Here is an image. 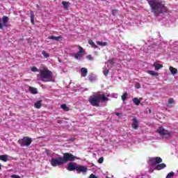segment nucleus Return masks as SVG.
<instances>
[{"label": "nucleus", "mask_w": 178, "mask_h": 178, "mask_svg": "<svg viewBox=\"0 0 178 178\" xmlns=\"http://www.w3.org/2000/svg\"><path fill=\"white\" fill-rule=\"evenodd\" d=\"M76 172L77 173H86V172H87V167L78 164L76 167Z\"/></svg>", "instance_id": "12"}, {"label": "nucleus", "mask_w": 178, "mask_h": 178, "mask_svg": "<svg viewBox=\"0 0 178 178\" xmlns=\"http://www.w3.org/2000/svg\"><path fill=\"white\" fill-rule=\"evenodd\" d=\"M156 132L159 133V134H160V136H161L162 137L163 136H167V137H170V131L165 129L163 127H160L158 128V129L156 130Z\"/></svg>", "instance_id": "8"}, {"label": "nucleus", "mask_w": 178, "mask_h": 178, "mask_svg": "<svg viewBox=\"0 0 178 178\" xmlns=\"http://www.w3.org/2000/svg\"><path fill=\"white\" fill-rule=\"evenodd\" d=\"M2 169V168H1V164H0V170Z\"/></svg>", "instance_id": "43"}, {"label": "nucleus", "mask_w": 178, "mask_h": 178, "mask_svg": "<svg viewBox=\"0 0 178 178\" xmlns=\"http://www.w3.org/2000/svg\"><path fill=\"white\" fill-rule=\"evenodd\" d=\"M149 113H152V111H151V109H149Z\"/></svg>", "instance_id": "42"}, {"label": "nucleus", "mask_w": 178, "mask_h": 178, "mask_svg": "<svg viewBox=\"0 0 178 178\" xmlns=\"http://www.w3.org/2000/svg\"><path fill=\"white\" fill-rule=\"evenodd\" d=\"M61 3L65 10H67L69 9V6H70V3L69 1H62Z\"/></svg>", "instance_id": "18"}, {"label": "nucleus", "mask_w": 178, "mask_h": 178, "mask_svg": "<svg viewBox=\"0 0 178 178\" xmlns=\"http://www.w3.org/2000/svg\"><path fill=\"white\" fill-rule=\"evenodd\" d=\"M32 72H39V74H37L38 81H43V83H48L52 81V72L47 68L43 70H38L37 67L33 66L31 68Z\"/></svg>", "instance_id": "2"}, {"label": "nucleus", "mask_w": 178, "mask_h": 178, "mask_svg": "<svg viewBox=\"0 0 178 178\" xmlns=\"http://www.w3.org/2000/svg\"><path fill=\"white\" fill-rule=\"evenodd\" d=\"M153 66L155 68V70H159L160 69H162V67H163V65L159 64L157 62L154 63Z\"/></svg>", "instance_id": "15"}, {"label": "nucleus", "mask_w": 178, "mask_h": 178, "mask_svg": "<svg viewBox=\"0 0 178 178\" xmlns=\"http://www.w3.org/2000/svg\"><path fill=\"white\" fill-rule=\"evenodd\" d=\"M60 108L65 111V112H69L70 111V108L67 107L66 104H62L60 106Z\"/></svg>", "instance_id": "24"}, {"label": "nucleus", "mask_w": 178, "mask_h": 178, "mask_svg": "<svg viewBox=\"0 0 178 178\" xmlns=\"http://www.w3.org/2000/svg\"><path fill=\"white\" fill-rule=\"evenodd\" d=\"M42 55H43L44 58H49V54L47 53L45 51H42Z\"/></svg>", "instance_id": "29"}, {"label": "nucleus", "mask_w": 178, "mask_h": 178, "mask_svg": "<svg viewBox=\"0 0 178 178\" xmlns=\"http://www.w3.org/2000/svg\"><path fill=\"white\" fill-rule=\"evenodd\" d=\"M133 123L131 124V127L132 129H134V130H137V129H138V120H137L136 118H134L132 119Z\"/></svg>", "instance_id": "13"}, {"label": "nucleus", "mask_w": 178, "mask_h": 178, "mask_svg": "<svg viewBox=\"0 0 178 178\" xmlns=\"http://www.w3.org/2000/svg\"><path fill=\"white\" fill-rule=\"evenodd\" d=\"M87 58L89 60H93L94 58H92V56L91 54H89L87 56Z\"/></svg>", "instance_id": "34"}, {"label": "nucleus", "mask_w": 178, "mask_h": 178, "mask_svg": "<svg viewBox=\"0 0 178 178\" xmlns=\"http://www.w3.org/2000/svg\"><path fill=\"white\" fill-rule=\"evenodd\" d=\"M11 177H12V178H22V177H20V176L17 175H13L11 176Z\"/></svg>", "instance_id": "38"}, {"label": "nucleus", "mask_w": 178, "mask_h": 178, "mask_svg": "<svg viewBox=\"0 0 178 178\" xmlns=\"http://www.w3.org/2000/svg\"><path fill=\"white\" fill-rule=\"evenodd\" d=\"M8 22H9V17L5 15L3 16L2 19H0V30H3V27H8Z\"/></svg>", "instance_id": "9"}, {"label": "nucleus", "mask_w": 178, "mask_h": 178, "mask_svg": "<svg viewBox=\"0 0 178 178\" xmlns=\"http://www.w3.org/2000/svg\"><path fill=\"white\" fill-rule=\"evenodd\" d=\"M149 168H149V173H153V172H154V170H155V169H153L152 167H150V166H149Z\"/></svg>", "instance_id": "37"}, {"label": "nucleus", "mask_w": 178, "mask_h": 178, "mask_svg": "<svg viewBox=\"0 0 178 178\" xmlns=\"http://www.w3.org/2000/svg\"><path fill=\"white\" fill-rule=\"evenodd\" d=\"M147 73L148 74H150V76H155L156 77L159 76V73L152 70H148Z\"/></svg>", "instance_id": "22"}, {"label": "nucleus", "mask_w": 178, "mask_h": 178, "mask_svg": "<svg viewBox=\"0 0 178 178\" xmlns=\"http://www.w3.org/2000/svg\"><path fill=\"white\" fill-rule=\"evenodd\" d=\"M174 175H175V172H171L167 175L165 178H172L173 177Z\"/></svg>", "instance_id": "30"}, {"label": "nucleus", "mask_w": 178, "mask_h": 178, "mask_svg": "<svg viewBox=\"0 0 178 178\" xmlns=\"http://www.w3.org/2000/svg\"><path fill=\"white\" fill-rule=\"evenodd\" d=\"M29 90L31 94L35 95L38 93L36 88L29 86Z\"/></svg>", "instance_id": "17"}, {"label": "nucleus", "mask_w": 178, "mask_h": 178, "mask_svg": "<svg viewBox=\"0 0 178 178\" xmlns=\"http://www.w3.org/2000/svg\"><path fill=\"white\" fill-rule=\"evenodd\" d=\"M33 142L31 138L25 136L23 138L18 140V143L20 145L21 147H29Z\"/></svg>", "instance_id": "6"}, {"label": "nucleus", "mask_w": 178, "mask_h": 178, "mask_svg": "<svg viewBox=\"0 0 178 178\" xmlns=\"http://www.w3.org/2000/svg\"><path fill=\"white\" fill-rule=\"evenodd\" d=\"M63 37L61 35L60 36H54V35H50L48 37V40H52L53 41H59V40H62Z\"/></svg>", "instance_id": "14"}, {"label": "nucleus", "mask_w": 178, "mask_h": 178, "mask_svg": "<svg viewBox=\"0 0 178 178\" xmlns=\"http://www.w3.org/2000/svg\"><path fill=\"white\" fill-rule=\"evenodd\" d=\"M147 1L151 8L152 13L154 16H159L168 12V8L165 6V2L161 0H147Z\"/></svg>", "instance_id": "1"}, {"label": "nucleus", "mask_w": 178, "mask_h": 178, "mask_svg": "<svg viewBox=\"0 0 178 178\" xmlns=\"http://www.w3.org/2000/svg\"><path fill=\"white\" fill-rule=\"evenodd\" d=\"M109 99L105 96L104 94L97 93L95 95H91L88 98V102L92 105V106H99V103L108 102Z\"/></svg>", "instance_id": "3"}, {"label": "nucleus", "mask_w": 178, "mask_h": 178, "mask_svg": "<svg viewBox=\"0 0 178 178\" xmlns=\"http://www.w3.org/2000/svg\"><path fill=\"white\" fill-rule=\"evenodd\" d=\"M96 43L100 47H106L107 43L106 42L97 41Z\"/></svg>", "instance_id": "25"}, {"label": "nucleus", "mask_w": 178, "mask_h": 178, "mask_svg": "<svg viewBox=\"0 0 178 178\" xmlns=\"http://www.w3.org/2000/svg\"><path fill=\"white\" fill-rule=\"evenodd\" d=\"M170 70L172 74H176V73H177V69H176L173 67H170Z\"/></svg>", "instance_id": "27"}, {"label": "nucleus", "mask_w": 178, "mask_h": 178, "mask_svg": "<svg viewBox=\"0 0 178 178\" xmlns=\"http://www.w3.org/2000/svg\"><path fill=\"white\" fill-rule=\"evenodd\" d=\"M30 15H31V22L32 24H34V13L33 11H31Z\"/></svg>", "instance_id": "28"}, {"label": "nucleus", "mask_w": 178, "mask_h": 178, "mask_svg": "<svg viewBox=\"0 0 178 178\" xmlns=\"http://www.w3.org/2000/svg\"><path fill=\"white\" fill-rule=\"evenodd\" d=\"M88 42L89 45H91L92 48H94L95 49H96V48H98V46L95 44V43L94 42V41H92V40H89Z\"/></svg>", "instance_id": "21"}, {"label": "nucleus", "mask_w": 178, "mask_h": 178, "mask_svg": "<svg viewBox=\"0 0 178 178\" xmlns=\"http://www.w3.org/2000/svg\"><path fill=\"white\" fill-rule=\"evenodd\" d=\"M88 79L90 81H94V75L93 74H90L88 76Z\"/></svg>", "instance_id": "32"}, {"label": "nucleus", "mask_w": 178, "mask_h": 178, "mask_svg": "<svg viewBox=\"0 0 178 178\" xmlns=\"http://www.w3.org/2000/svg\"><path fill=\"white\" fill-rule=\"evenodd\" d=\"M116 116H122V113H115Z\"/></svg>", "instance_id": "40"}, {"label": "nucleus", "mask_w": 178, "mask_h": 178, "mask_svg": "<svg viewBox=\"0 0 178 178\" xmlns=\"http://www.w3.org/2000/svg\"><path fill=\"white\" fill-rule=\"evenodd\" d=\"M78 164L76 163H70L67 166V170L70 172H73V170H76Z\"/></svg>", "instance_id": "11"}, {"label": "nucleus", "mask_w": 178, "mask_h": 178, "mask_svg": "<svg viewBox=\"0 0 178 178\" xmlns=\"http://www.w3.org/2000/svg\"><path fill=\"white\" fill-rule=\"evenodd\" d=\"M42 106V100H39L35 103V108L40 109Z\"/></svg>", "instance_id": "19"}, {"label": "nucleus", "mask_w": 178, "mask_h": 178, "mask_svg": "<svg viewBox=\"0 0 178 178\" xmlns=\"http://www.w3.org/2000/svg\"><path fill=\"white\" fill-rule=\"evenodd\" d=\"M109 63H110L111 65H113V60H110Z\"/></svg>", "instance_id": "41"}, {"label": "nucleus", "mask_w": 178, "mask_h": 178, "mask_svg": "<svg viewBox=\"0 0 178 178\" xmlns=\"http://www.w3.org/2000/svg\"><path fill=\"white\" fill-rule=\"evenodd\" d=\"M175 103V100L173 99V98H170L168 99V104H172Z\"/></svg>", "instance_id": "33"}, {"label": "nucleus", "mask_w": 178, "mask_h": 178, "mask_svg": "<svg viewBox=\"0 0 178 178\" xmlns=\"http://www.w3.org/2000/svg\"><path fill=\"white\" fill-rule=\"evenodd\" d=\"M132 102H134V104H135L136 105V106H138V105H140V104H141V100H140L137 97H134V99H132Z\"/></svg>", "instance_id": "20"}, {"label": "nucleus", "mask_w": 178, "mask_h": 178, "mask_svg": "<svg viewBox=\"0 0 178 178\" xmlns=\"http://www.w3.org/2000/svg\"><path fill=\"white\" fill-rule=\"evenodd\" d=\"M98 163H104V157H100L99 159Z\"/></svg>", "instance_id": "35"}, {"label": "nucleus", "mask_w": 178, "mask_h": 178, "mask_svg": "<svg viewBox=\"0 0 178 178\" xmlns=\"http://www.w3.org/2000/svg\"><path fill=\"white\" fill-rule=\"evenodd\" d=\"M135 87L136 88H141V85L138 83H136Z\"/></svg>", "instance_id": "36"}, {"label": "nucleus", "mask_w": 178, "mask_h": 178, "mask_svg": "<svg viewBox=\"0 0 178 178\" xmlns=\"http://www.w3.org/2000/svg\"><path fill=\"white\" fill-rule=\"evenodd\" d=\"M148 165L150 168L155 167V170H162L166 168V164L162 163V158L161 157H149L148 160Z\"/></svg>", "instance_id": "4"}, {"label": "nucleus", "mask_w": 178, "mask_h": 178, "mask_svg": "<svg viewBox=\"0 0 178 178\" xmlns=\"http://www.w3.org/2000/svg\"><path fill=\"white\" fill-rule=\"evenodd\" d=\"M50 163L51 166L56 167V166H62V165H65V163L63 162V159L62 156H59L57 158H52Z\"/></svg>", "instance_id": "5"}, {"label": "nucleus", "mask_w": 178, "mask_h": 178, "mask_svg": "<svg viewBox=\"0 0 178 178\" xmlns=\"http://www.w3.org/2000/svg\"><path fill=\"white\" fill-rule=\"evenodd\" d=\"M63 161L64 162V163H67V162H73V161H74L75 159H77V158L73 155L71 153H63Z\"/></svg>", "instance_id": "7"}, {"label": "nucleus", "mask_w": 178, "mask_h": 178, "mask_svg": "<svg viewBox=\"0 0 178 178\" xmlns=\"http://www.w3.org/2000/svg\"><path fill=\"white\" fill-rule=\"evenodd\" d=\"M89 178H98V177L95 176L94 174H91L89 177Z\"/></svg>", "instance_id": "39"}, {"label": "nucleus", "mask_w": 178, "mask_h": 178, "mask_svg": "<svg viewBox=\"0 0 178 178\" xmlns=\"http://www.w3.org/2000/svg\"><path fill=\"white\" fill-rule=\"evenodd\" d=\"M0 161H3V162H8V155H0Z\"/></svg>", "instance_id": "23"}, {"label": "nucleus", "mask_w": 178, "mask_h": 178, "mask_svg": "<svg viewBox=\"0 0 178 178\" xmlns=\"http://www.w3.org/2000/svg\"><path fill=\"white\" fill-rule=\"evenodd\" d=\"M81 73L82 77H86L87 76V73H88V70L86 67H83L81 69Z\"/></svg>", "instance_id": "16"}, {"label": "nucleus", "mask_w": 178, "mask_h": 178, "mask_svg": "<svg viewBox=\"0 0 178 178\" xmlns=\"http://www.w3.org/2000/svg\"><path fill=\"white\" fill-rule=\"evenodd\" d=\"M108 73H109V70L106 68L103 71V74H104V76H108Z\"/></svg>", "instance_id": "31"}, {"label": "nucleus", "mask_w": 178, "mask_h": 178, "mask_svg": "<svg viewBox=\"0 0 178 178\" xmlns=\"http://www.w3.org/2000/svg\"><path fill=\"white\" fill-rule=\"evenodd\" d=\"M78 49H79V51L74 54V58L75 59H80V58L83 56V53L84 52V49H83V47H81V46H79Z\"/></svg>", "instance_id": "10"}, {"label": "nucleus", "mask_w": 178, "mask_h": 178, "mask_svg": "<svg viewBox=\"0 0 178 178\" xmlns=\"http://www.w3.org/2000/svg\"><path fill=\"white\" fill-rule=\"evenodd\" d=\"M129 95L127 94V92H124L122 96H121V99L123 102H124V101H126V99H127V96Z\"/></svg>", "instance_id": "26"}]
</instances>
